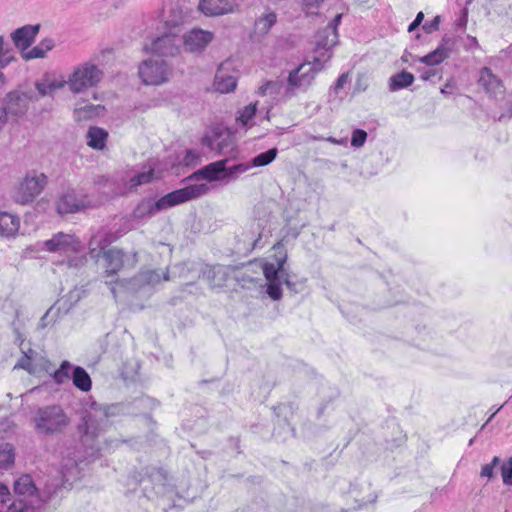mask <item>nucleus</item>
Masks as SVG:
<instances>
[{"label":"nucleus","mask_w":512,"mask_h":512,"mask_svg":"<svg viewBox=\"0 0 512 512\" xmlns=\"http://www.w3.org/2000/svg\"><path fill=\"white\" fill-rule=\"evenodd\" d=\"M478 41L475 37L467 35L464 39V47L466 50H473L478 48Z\"/></svg>","instance_id":"obj_52"},{"label":"nucleus","mask_w":512,"mask_h":512,"mask_svg":"<svg viewBox=\"0 0 512 512\" xmlns=\"http://www.w3.org/2000/svg\"><path fill=\"white\" fill-rule=\"evenodd\" d=\"M42 249L48 252L70 256L80 251L81 243L72 234L58 232L54 234L51 239L42 243Z\"/></svg>","instance_id":"obj_10"},{"label":"nucleus","mask_w":512,"mask_h":512,"mask_svg":"<svg viewBox=\"0 0 512 512\" xmlns=\"http://www.w3.org/2000/svg\"><path fill=\"white\" fill-rule=\"evenodd\" d=\"M424 15L422 12H419L416 16V19L410 24L409 26V31H412L415 29L416 26H418L420 24V22L422 21Z\"/></svg>","instance_id":"obj_54"},{"label":"nucleus","mask_w":512,"mask_h":512,"mask_svg":"<svg viewBox=\"0 0 512 512\" xmlns=\"http://www.w3.org/2000/svg\"><path fill=\"white\" fill-rule=\"evenodd\" d=\"M257 112V102L250 103L238 111L236 123L239 127L247 131L255 124V116Z\"/></svg>","instance_id":"obj_27"},{"label":"nucleus","mask_w":512,"mask_h":512,"mask_svg":"<svg viewBox=\"0 0 512 512\" xmlns=\"http://www.w3.org/2000/svg\"><path fill=\"white\" fill-rule=\"evenodd\" d=\"M108 133L99 127H90L86 134L87 145L96 150H102L106 146Z\"/></svg>","instance_id":"obj_28"},{"label":"nucleus","mask_w":512,"mask_h":512,"mask_svg":"<svg viewBox=\"0 0 512 512\" xmlns=\"http://www.w3.org/2000/svg\"><path fill=\"white\" fill-rule=\"evenodd\" d=\"M55 46V42L51 38H45L38 45L31 49H27L22 53V58L26 61L46 57L47 53Z\"/></svg>","instance_id":"obj_26"},{"label":"nucleus","mask_w":512,"mask_h":512,"mask_svg":"<svg viewBox=\"0 0 512 512\" xmlns=\"http://www.w3.org/2000/svg\"><path fill=\"white\" fill-rule=\"evenodd\" d=\"M202 144L208 146L211 150H217L219 153H223L225 150L222 142L218 141L216 143V139H212L209 136L203 137Z\"/></svg>","instance_id":"obj_45"},{"label":"nucleus","mask_w":512,"mask_h":512,"mask_svg":"<svg viewBox=\"0 0 512 512\" xmlns=\"http://www.w3.org/2000/svg\"><path fill=\"white\" fill-rule=\"evenodd\" d=\"M214 34L207 30L192 29L183 37V44L186 51L192 53L202 52L213 40Z\"/></svg>","instance_id":"obj_13"},{"label":"nucleus","mask_w":512,"mask_h":512,"mask_svg":"<svg viewBox=\"0 0 512 512\" xmlns=\"http://www.w3.org/2000/svg\"><path fill=\"white\" fill-rule=\"evenodd\" d=\"M414 81V76L406 71H402L389 80V88L391 91H397L410 86Z\"/></svg>","instance_id":"obj_32"},{"label":"nucleus","mask_w":512,"mask_h":512,"mask_svg":"<svg viewBox=\"0 0 512 512\" xmlns=\"http://www.w3.org/2000/svg\"><path fill=\"white\" fill-rule=\"evenodd\" d=\"M102 71L92 62H85L76 66L67 79L72 93H81L96 86L101 78Z\"/></svg>","instance_id":"obj_7"},{"label":"nucleus","mask_w":512,"mask_h":512,"mask_svg":"<svg viewBox=\"0 0 512 512\" xmlns=\"http://www.w3.org/2000/svg\"><path fill=\"white\" fill-rule=\"evenodd\" d=\"M438 24H439V17H435L431 26L430 27H427L426 25L424 26V28L426 29V31L430 32L432 29H437L438 28Z\"/></svg>","instance_id":"obj_55"},{"label":"nucleus","mask_w":512,"mask_h":512,"mask_svg":"<svg viewBox=\"0 0 512 512\" xmlns=\"http://www.w3.org/2000/svg\"><path fill=\"white\" fill-rule=\"evenodd\" d=\"M456 47L457 39L455 37L445 36L434 51L421 57L419 61L430 66L440 64Z\"/></svg>","instance_id":"obj_15"},{"label":"nucleus","mask_w":512,"mask_h":512,"mask_svg":"<svg viewBox=\"0 0 512 512\" xmlns=\"http://www.w3.org/2000/svg\"><path fill=\"white\" fill-rule=\"evenodd\" d=\"M228 162V159L212 162L193 173L191 179L203 178L209 182L218 181L222 184H228L229 182L238 179L241 174L250 169L249 164L228 166Z\"/></svg>","instance_id":"obj_5"},{"label":"nucleus","mask_w":512,"mask_h":512,"mask_svg":"<svg viewBox=\"0 0 512 512\" xmlns=\"http://www.w3.org/2000/svg\"><path fill=\"white\" fill-rule=\"evenodd\" d=\"M77 460H69L68 463H65L62 467V474H63V478L65 479L66 482H69L74 475H76V473H74V471L76 472V468H77Z\"/></svg>","instance_id":"obj_43"},{"label":"nucleus","mask_w":512,"mask_h":512,"mask_svg":"<svg viewBox=\"0 0 512 512\" xmlns=\"http://www.w3.org/2000/svg\"><path fill=\"white\" fill-rule=\"evenodd\" d=\"M229 66V63H222L216 72L214 87L220 93H229L236 88L237 78Z\"/></svg>","instance_id":"obj_17"},{"label":"nucleus","mask_w":512,"mask_h":512,"mask_svg":"<svg viewBox=\"0 0 512 512\" xmlns=\"http://www.w3.org/2000/svg\"><path fill=\"white\" fill-rule=\"evenodd\" d=\"M433 75H434V73H433V72L428 71V72H426V73H423V74L421 75V78H422L423 80H428V79H429L431 76H433Z\"/></svg>","instance_id":"obj_59"},{"label":"nucleus","mask_w":512,"mask_h":512,"mask_svg":"<svg viewBox=\"0 0 512 512\" xmlns=\"http://www.w3.org/2000/svg\"><path fill=\"white\" fill-rule=\"evenodd\" d=\"M169 279L168 272L164 273L163 280L167 281Z\"/></svg>","instance_id":"obj_61"},{"label":"nucleus","mask_w":512,"mask_h":512,"mask_svg":"<svg viewBox=\"0 0 512 512\" xmlns=\"http://www.w3.org/2000/svg\"><path fill=\"white\" fill-rule=\"evenodd\" d=\"M29 503H25L24 499L14 500L8 506H1L0 512H26L28 510Z\"/></svg>","instance_id":"obj_40"},{"label":"nucleus","mask_w":512,"mask_h":512,"mask_svg":"<svg viewBox=\"0 0 512 512\" xmlns=\"http://www.w3.org/2000/svg\"><path fill=\"white\" fill-rule=\"evenodd\" d=\"M366 139H367L366 131H364L362 129H355L352 132L351 145L353 147L360 148L365 144Z\"/></svg>","instance_id":"obj_42"},{"label":"nucleus","mask_w":512,"mask_h":512,"mask_svg":"<svg viewBox=\"0 0 512 512\" xmlns=\"http://www.w3.org/2000/svg\"><path fill=\"white\" fill-rule=\"evenodd\" d=\"M6 78L3 72H0V89L5 85Z\"/></svg>","instance_id":"obj_60"},{"label":"nucleus","mask_w":512,"mask_h":512,"mask_svg":"<svg viewBox=\"0 0 512 512\" xmlns=\"http://www.w3.org/2000/svg\"><path fill=\"white\" fill-rule=\"evenodd\" d=\"M39 28V25H25L11 33V39L15 46L21 50V54L34 42Z\"/></svg>","instance_id":"obj_19"},{"label":"nucleus","mask_w":512,"mask_h":512,"mask_svg":"<svg viewBox=\"0 0 512 512\" xmlns=\"http://www.w3.org/2000/svg\"><path fill=\"white\" fill-rule=\"evenodd\" d=\"M102 256L105 260V272L108 276L116 274L122 269L124 254L121 250L108 249Z\"/></svg>","instance_id":"obj_24"},{"label":"nucleus","mask_w":512,"mask_h":512,"mask_svg":"<svg viewBox=\"0 0 512 512\" xmlns=\"http://www.w3.org/2000/svg\"><path fill=\"white\" fill-rule=\"evenodd\" d=\"M30 98L27 94L12 91L6 95L5 108L3 110L12 115H23L28 110Z\"/></svg>","instance_id":"obj_20"},{"label":"nucleus","mask_w":512,"mask_h":512,"mask_svg":"<svg viewBox=\"0 0 512 512\" xmlns=\"http://www.w3.org/2000/svg\"><path fill=\"white\" fill-rule=\"evenodd\" d=\"M73 366L69 361H63L58 369H53L51 372V377L57 384H64L67 382L71 375V371L73 372Z\"/></svg>","instance_id":"obj_34"},{"label":"nucleus","mask_w":512,"mask_h":512,"mask_svg":"<svg viewBox=\"0 0 512 512\" xmlns=\"http://www.w3.org/2000/svg\"><path fill=\"white\" fill-rule=\"evenodd\" d=\"M287 256L285 253L275 255L272 262H265L263 264V274L267 281V294L268 296L277 301L282 298L281 285L286 284L288 289L295 291V284L289 279V275L284 267Z\"/></svg>","instance_id":"obj_4"},{"label":"nucleus","mask_w":512,"mask_h":512,"mask_svg":"<svg viewBox=\"0 0 512 512\" xmlns=\"http://www.w3.org/2000/svg\"><path fill=\"white\" fill-rule=\"evenodd\" d=\"M162 280L160 274L157 271L154 270H147L144 272H141L134 281L139 282L140 284H146V285H155L160 283Z\"/></svg>","instance_id":"obj_39"},{"label":"nucleus","mask_w":512,"mask_h":512,"mask_svg":"<svg viewBox=\"0 0 512 512\" xmlns=\"http://www.w3.org/2000/svg\"><path fill=\"white\" fill-rule=\"evenodd\" d=\"M501 476L505 485H512V457L503 462L501 467Z\"/></svg>","instance_id":"obj_41"},{"label":"nucleus","mask_w":512,"mask_h":512,"mask_svg":"<svg viewBox=\"0 0 512 512\" xmlns=\"http://www.w3.org/2000/svg\"><path fill=\"white\" fill-rule=\"evenodd\" d=\"M153 177L154 169L151 166H149L144 171L134 174L129 178L126 190H131L137 188L138 186L150 183L153 180Z\"/></svg>","instance_id":"obj_31"},{"label":"nucleus","mask_w":512,"mask_h":512,"mask_svg":"<svg viewBox=\"0 0 512 512\" xmlns=\"http://www.w3.org/2000/svg\"><path fill=\"white\" fill-rule=\"evenodd\" d=\"M238 8V0H200L198 3V10L208 17L231 14Z\"/></svg>","instance_id":"obj_12"},{"label":"nucleus","mask_w":512,"mask_h":512,"mask_svg":"<svg viewBox=\"0 0 512 512\" xmlns=\"http://www.w3.org/2000/svg\"><path fill=\"white\" fill-rule=\"evenodd\" d=\"M278 154L277 148H271L266 152L260 153L255 156L250 163H248L251 167H263L270 164L275 160Z\"/></svg>","instance_id":"obj_37"},{"label":"nucleus","mask_w":512,"mask_h":512,"mask_svg":"<svg viewBox=\"0 0 512 512\" xmlns=\"http://www.w3.org/2000/svg\"><path fill=\"white\" fill-rule=\"evenodd\" d=\"M47 185V177L43 173H28L15 187L13 191V200L21 205L32 203L38 197Z\"/></svg>","instance_id":"obj_6"},{"label":"nucleus","mask_w":512,"mask_h":512,"mask_svg":"<svg viewBox=\"0 0 512 512\" xmlns=\"http://www.w3.org/2000/svg\"><path fill=\"white\" fill-rule=\"evenodd\" d=\"M118 235L111 231L102 228L97 231L90 239L89 242V255L96 261L107 251V247L116 241Z\"/></svg>","instance_id":"obj_14"},{"label":"nucleus","mask_w":512,"mask_h":512,"mask_svg":"<svg viewBox=\"0 0 512 512\" xmlns=\"http://www.w3.org/2000/svg\"><path fill=\"white\" fill-rule=\"evenodd\" d=\"M85 207V199L78 197L74 190L63 193L56 202V210L59 214L74 213Z\"/></svg>","instance_id":"obj_18"},{"label":"nucleus","mask_w":512,"mask_h":512,"mask_svg":"<svg viewBox=\"0 0 512 512\" xmlns=\"http://www.w3.org/2000/svg\"><path fill=\"white\" fill-rule=\"evenodd\" d=\"M138 73L144 84L161 85L170 79L172 68L163 59H148L140 64Z\"/></svg>","instance_id":"obj_9"},{"label":"nucleus","mask_w":512,"mask_h":512,"mask_svg":"<svg viewBox=\"0 0 512 512\" xmlns=\"http://www.w3.org/2000/svg\"><path fill=\"white\" fill-rule=\"evenodd\" d=\"M183 161L185 165H196L200 161V154L195 150H187Z\"/></svg>","instance_id":"obj_46"},{"label":"nucleus","mask_w":512,"mask_h":512,"mask_svg":"<svg viewBox=\"0 0 512 512\" xmlns=\"http://www.w3.org/2000/svg\"><path fill=\"white\" fill-rule=\"evenodd\" d=\"M500 463L499 457L495 456L491 463L485 464L481 469V477H487L488 479H491L494 475V469L497 467Z\"/></svg>","instance_id":"obj_44"},{"label":"nucleus","mask_w":512,"mask_h":512,"mask_svg":"<svg viewBox=\"0 0 512 512\" xmlns=\"http://www.w3.org/2000/svg\"><path fill=\"white\" fill-rule=\"evenodd\" d=\"M453 85L451 83H447L442 89L441 93L443 94H450L452 93Z\"/></svg>","instance_id":"obj_58"},{"label":"nucleus","mask_w":512,"mask_h":512,"mask_svg":"<svg viewBox=\"0 0 512 512\" xmlns=\"http://www.w3.org/2000/svg\"><path fill=\"white\" fill-rule=\"evenodd\" d=\"M32 423L37 434L51 436L65 432L71 425V417L61 405L50 404L36 410Z\"/></svg>","instance_id":"obj_3"},{"label":"nucleus","mask_w":512,"mask_h":512,"mask_svg":"<svg viewBox=\"0 0 512 512\" xmlns=\"http://www.w3.org/2000/svg\"><path fill=\"white\" fill-rule=\"evenodd\" d=\"M6 111L0 108V130L3 128V126L6 123Z\"/></svg>","instance_id":"obj_56"},{"label":"nucleus","mask_w":512,"mask_h":512,"mask_svg":"<svg viewBox=\"0 0 512 512\" xmlns=\"http://www.w3.org/2000/svg\"><path fill=\"white\" fill-rule=\"evenodd\" d=\"M14 492L19 497L28 499L29 505L34 506L39 502L46 501L52 495L49 490L47 492H38L30 475H22L14 482Z\"/></svg>","instance_id":"obj_11"},{"label":"nucleus","mask_w":512,"mask_h":512,"mask_svg":"<svg viewBox=\"0 0 512 512\" xmlns=\"http://www.w3.org/2000/svg\"><path fill=\"white\" fill-rule=\"evenodd\" d=\"M13 60L14 57L8 55V48H6L5 52L0 56V72H3V69H5Z\"/></svg>","instance_id":"obj_49"},{"label":"nucleus","mask_w":512,"mask_h":512,"mask_svg":"<svg viewBox=\"0 0 512 512\" xmlns=\"http://www.w3.org/2000/svg\"><path fill=\"white\" fill-rule=\"evenodd\" d=\"M277 16L273 11H267L260 16L255 22V31L259 34H266L271 27L276 23Z\"/></svg>","instance_id":"obj_33"},{"label":"nucleus","mask_w":512,"mask_h":512,"mask_svg":"<svg viewBox=\"0 0 512 512\" xmlns=\"http://www.w3.org/2000/svg\"><path fill=\"white\" fill-rule=\"evenodd\" d=\"M204 276L214 287L222 286L227 280L226 269L220 265L207 268V270L204 271Z\"/></svg>","instance_id":"obj_30"},{"label":"nucleus","mask_w":512,"mask_h":512,"mask_svg":"<svg viewBox=\"0 0 512 512\" xmlns=\"http://www.w3.org/2000/svg\"><path fill=\"white\" fill-rule=\"evenodd\" d=\"M282 84L278 81H266L257 90V94L260 96L270 95L273 98L280 93Z\"/></svg>","instance_id":"obj_38"},{"label":"nucleus","mask_w":512,"mask_h":512,"mask_svg":"<svg viewBox=\"0 0 512 512\" xmlns=\"http://www.w3.org/2000/svg\"><path fill=\"white\" fill-rule=\"evenodd\" d=\"M323 0H303V6L308 13H313V9L317 8Z\"/></svg>","instance_id":"obj_53"},{"label":"nucleus","mask_w":512,"mask_h":512,"mask_svg":"<svg viewBox=\"0 0 512 512\" xmlns=\"http://www.w3.org/2000/svg\"><path fill=\"white\" fill-rule=\"evenodd\" d=\"M340 18L341 15H337L334 21L319 33L316 48L319 57H315L313 62L299 65L289 73L288 87L286 90V94L289 97L294 96L297 91H306L312 84L317 72L323 68V63L330 59V49L335 46L338 41L336 26Z\"/></svg>","instance_id":"obj_1"},{"label":"nucleus","mask_w":512,"mask_h":512,"mask_svg":"<svg viewBox=\"0 0 512 512\" xmlns=\"http://www.w3.org/2000/svg\"><path fill=\"white\" fill-rule=\"evenodd\" d=\"M8 500H10V491L6 485L0 483V507L5 506Z\"/></svg>","instance_id":"obj_51"},{"label":"nucleus","mask_w":512,"mask_h":512,"mask_svg":"<svg viewBox=\"0 0 512 512\" xmlns=\"http://www.w3.org/2000/svg\"><path fill=\"white\" fill-rule=\"evenodd\" d=\"M20 228V218L0 209V236L10 238L15 236Z\"/></svg>","instance_id":"obj_23"},{"label":"nucleus","mask_w":512,"mask_h":512,"mask_svg":"<svg viewBox=\"0 0 512 512\" xmlns=\"http://www.w3.org/2000/svg\"><path fill=\"white\" fill-rule=\"evenodd\" d=\"M7 44L4 36H0V56L5 52Z\"/></svg>","instance_id":"obj_57"},{"label":"nucleus","mask_w":512,"mask_h":512,"mask_svg":"<svg viewBox=\"0 0 512 512\" xmlns=\"http://www.w3.org/2000/svg\"><path fill=\"white\" fill-rule=\"evenodd\" d=\"M73 385L83 392L90 391L92 381L86 370L80 366L74 367L72 372Z\"/></svg>","instance_id":"obj_29"},{"label":"nucleus","mask_w":512,"mask_h":512,"mask_svg":"<svg viewBox=\"0 0 512 512\" xmlns=\"http://www.w3.org/2000/svg\"><path fill=\"white\" fill-rule=\"evenodd\" d=\"M347 82H348V74H346V73L341 74L333 86L334 92L338 93L341 89H343V87L345 86V84Z\"/></svg>","instance_id":"obj_50"},{"label":"nucleus","mask_w":512,"mask_h":512,"mask_svg":"<svg viewBox=\"0 0 512 512\" xmlns=\"http://www.w3.org/2000/svg\"><path fill=\"white\" fill-rule=\"evenodd\" d=\"M208 191L207 184H191L172 191L156 201L143 199L133 210L132 217L138 220L150 218L160 211L197 199L207 194Z\"/></svg>","instance_id":"obj_2"},{"label":"nucleus","mask_w":512,"mask_h":512,"mask_svg":"<svg viewBox=\"0 0 512 512\" xmlns=\"http://www.w3.org/2000/svg\"><path fill=\"white\" fill-rule=\"evenodd\" d=\"M66 85H68V82L64 76L54 73H45L42 78L35 83V88L40 96L45 97L53 95Z\"/></svg>","instance_id":"obj_16"},{"label":"nucleus","mask_w":512,"mask_h":512,"mask_svg":"<svg viewBox=\"0 0 512 512\" xmlns=\"http://www.w3.org/2000/svg\"><path fill=\"white\" fill-rule=\"evenodd\" d=\"M104 111L101 105L78 102L74 109V117L77 121H86L99 116Z\"/></svg>","instance_id":"obj_25"},{"label":"nucleus","mask_w":512,"mask_h":512,"mask_svg":"<svg viewBox=\"0 0 512 512\" xmlns=\"http://www.w3.org/2000/svg\"><path fill=\"white\" fill-rule=\"evenodd\" d=\"M35 363L38 364L40 368V373L45 372L51 376V372L53 371V366L51 362L43 357L35 358Z\"/></svg>","instance_id":"obj_48"},{"label":"nucleus","mask_w":512,"mask_h":512,"mask_svg":"<svg viewBox=\"0 0 512 512\" xmlns=\"http://www.w3.org/2000/svg\"><path fill=\"white\" fill-rule=\"evenodd\" d=\"M111 291H112V293H113L114 295L116 294L115 287H112V288H111Z\"/></svg>","instance_id":"obj_62"},{"label":"nucleus","mask_w":512,"mask_h":512,"mask_svg":"<svg viewBox=\"0 0 512 512\" xmlns=\"http://www.w3.org/2000/svg\"><path fill=\"white\" fill-rule=\"evenodd\" d=\"M108 425L107 412L101 407H91L83 414L78 430L81 433L82 441L88 444L105 430Z\"/></svg>","instance_id":"obj_8"},{"label":"nucleus","mask_w":512,"mask_h":512,"mask_svg":"<svg viewBox=\"0 0 512 512\" xmlns=\"http://www.w3.org/2000/svg\"><path fill=\"white\" fill-rule=\"evenodd\" d=\"M57 315V311H55L54 307H51L41 318L40 320V327L45 328L47 327L52 321H54V317Z\"/></svg>","instance_id":"obj_47"},{"label":"nucleus","mask_w":512,"mask_h":512,"mask_svg":"<svg viewBox=\"0 0 512 512\" xmlns=\"http://www.w3.org/2000/svg\"><path fill=\"white\" fill-rule=\"evenodd\" d=\"M149 50L159 56H172L178 51L176 38L172 35L159 37L151 43Z\"/></svg>","instance_id":"obj_22"},{"label":"nucleus","mask_w":512,"mask_h":512,"mask_svg":"<svg viewBox=\"0 0 512 512\" xmlns=\"http://www.w3.org/2000/svg\"><path fill=\"white\" fill-rule=\"evenodd\" d=\"M34 352L29 350V352L25 353L24 356L18 361L15 365V368H21L26 370L30 374H39L40 368L38 364L35 363V358H33Z\"/></svg>","instance_id":"obj_36"},{"label":"nucleus","mask_w":512,"mask_h":512,"mask_svg":"<svg viewBox=\"0 0 512 512\" xmlns=\"http://www.w3.org/2000/svg\"><path fill=\"white\" fill-rule=\"evenodd\" d=\"M14 448L9 443L0 444V470L8 469L14 464Z\"/></svg>","instance_id":"obj_35"},{"label":"nucleus","mask_w":512,"mask_h":512,"mask_svg":"<svg viewBox=\"0 0 512 512\" xmlns=\"http://www.w3.org/2000/svg\"><path fill=\"white\" fill-rule=\"evenodd\" d=\"M479 84L493 97H498L504 93L502 81L487 67L480 71Z\"/></svg>","instance_id":"obj_21"}]
</instances>
